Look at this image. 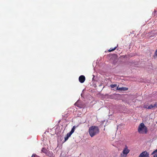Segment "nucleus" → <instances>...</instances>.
Returning a JSON list of instances; mask_svg holds the SVG:
<instances>
[{"instance_id": "9d476101", "label": "nucleus", "mask_w": 157, "mask_h": 157, "mask_svg": "<svg viewBox=\"0 0 157 157\" xmlns=\"http://www.w3.org/2000/svg\"><path fill=\"white\" fill-rule=\"evenodd\" d=\"M42 152L44 153L45 154H47V150L45 148H43L41 150Z\"/></svg>"}, {"instance_id": "39448f33", "label": "nucleus", "mask_w": 157, "mask_h": 157, "mask_svg": "<svg viewBox=\"0 0 157 157\" xmlns=\"http://www.w3.org/2000/svg\"><path fill=\"white\" fill-rule=\"evenodd\" d=\"M139 157H149V154L147 151H145L140 154Z\"/></svg>"}, {"instance_id": "9b49d317", "label": "nucleus", "mask_w": 157, "mask_h": 157, "mask_svg": "<svg viewBox=\"0 0 157 157\" xmlns=\"http://www.w3.org/2000/svg\"><path fill=\"white\" fill-rule=\"evenodd\" d=\"M118 47V45H117V46L115 47L114 48H111L109 50L108 52H111L112 51H114Z\"/></svg>"}, {"instance_id": "7ed1b4c3", "label": "nucleus", "mask_w": 157, "mask_h": 157, "mask_svg": "<svg viewBox=\"0 0 157 157\" xmlns=\"http://www.w3.org/2000/svg\"><path fill=\"white\" fill-rule=\"evenodd\" d=\"M130 150L128 149L126 145H125V147L124 148L122 153L121 154V157H126L127 155L129 153Z\"/></svg>"}, {"instance_id": "f03ea898", "label": "nucleus", "mask_w": 157, "mask_h": 157, "mask_svg": "<svg viewBox=\"0 0 157 157\" xmlns=\"http://www.w3.org/2000/svg\"><path fill=\"white\" fill-rule=\"evenodd\" d=\"M138 131L140 134H146L148 132L147 128L143 123H142L138 126Z\"/></svg>"}, {"instance_id": "6e6552de", "label": "nucleus", "mask_w": 157, "mask_h": 157, "mask_svg": "<svg viewBox=\"0 0 157 157\" xmlns=\"http://www.w3.org/2000/svg\"><path fill=\"white\" fill-rule=\"evenodd\" d=\"M71 134H72L70 132L67 134L66 136L64 138V142L66 141L68 139V138L71 136Z\"/></svg>"}, {"instance_id": "f8f14e48", "label": "nucleus", "mask_w": 157, "mask_h": 157, "mask_svg": "<svg viewBox=\"0 0 157 157\" xmlns=\"http://www.w3.org/2000/svg\"><path fill=\"white\" fill-rule=\"evenodd\" d=\"M75 128V126H74L72 128L70 132L72 134L74 132Z\"/></svg>"}, {"instance_id": "ddd939ff", "label": "nucleus", "mask_w": 157, "mask_h": 157, "mask_svg": "<svg viewBox=\"0 0 157 157\" xmlns=\"http://www.w3.org/2000/svg\"><path fill=\"white\" fill-rule=\"evenodd\" d=\"M75 104L77 105V106L78 107L80 108H82V106H81L79 104H78V101H77L75 103Z\"/></svg>"}, {"instance_id": "0eeeda50", "label": "nucleus", "mask_w": 157, "mask_h": 157, "mask_svg": "<svg viewBox=\"0 0 157 157\" xmlns=\"http://www.w3.org/2000/svg\"><path fill=\"white\" fill-rule=\"evenodd\" d=\"M117 90L120 91H125L127 90H128V88L126 87H124L118 88V87H117Z\"/></svg>"}, {"instance_id": "1a4fd4ad", "label": "nucleus", "mask_w": 157, "mask_h": 157, "mask_svg": "<svg viewBox=\"0 0 157 157\" xmlns=\"http://www.w3.org/2000/svg\"><path fill=\"white\" fill-rule=\"evenodd\" d=\"M151 155H154L153 157H157V149L151 153Z\"/></svg>"}, {"instance_id": "4468645a", "label": "nucleus", "mask_w": 157, "mask_h": 157, "mask_svg": "<svg viewBox=\"0 0 157 157\" xmlns=\"http://www.w3.org/2000/svg\"><path fill=\"white\" fill-rule=\"evenodd\" d=\"M117 86V85L116 84H111L110 85V87L112 88H113L115 87H116Z\"/></svg>"}, {"instance_id": "f257e3e1", "label": "nucleus", "mask_w": 157, "mask_h": 157, "mask_svg": "<svg viewBox=\"0 0 157 157\" xmlns=\"http://www.w3.org/2000/svg\"><path fill=\"white\" fill-rule=\"evenodd\" d=\"M99 132V129L98 127L96 126H92L89 128V134L91 137H93Z\"/></svg>"}, {"instance_id": "423d86ee", "label": "nucleus", "mask_w": 157, "mask_h": 157, "mask_svg": "<svg viewBox=\"0 0 157 157\" xmlns=\"http://www.w3.org/2000/svg\"><path fill=\"white\" fill-rule=\"evenodd\" d=\"M79 81L81 83H83L85 80V77L84 75H81L79 77Z\"/></svg>"}, {"instance_id": "2eb2a0df", "label": "nucleus", "mask_w": 157, "mask_h": 157, "mask_svg": "<svg viewBox=\"0 0 157 157\" xmlns=\"http://www.w3.org/2000/svg\"><path fill=\"white\" fill-rule=\"evenodd\" d=\"M155 55L157 56V50L155 51Z\"/></svg>"}, {"instance_id": "20e7f679", "label": "nucleus", "mask_w": 157, "mask_h": 157, "mask_svg": "<svg viewBox=\"0 0 157 157\" xmlns=\"http://www.w3.org/2000/svg\"><path fill=\"white\" fill-rule=\"evenodd\" d=\"M155 107L157 108V102H155V104L153 105H151L148 106V105L146 104L144 105V108L149 109H151Z\"/></svg>"}]
</instances>
